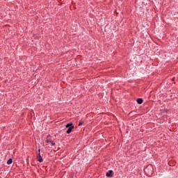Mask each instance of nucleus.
Listing matches in <instances>:
<instances>
[{"mask_svg":"<svg viewBox=\"0 0 178 178\" xmlns=\"http://www.w3.org/2000/svg\"><path fill=\"white\" fill-rule=\"evenodd\" d=\"M38 152H39V154H40V152H41V149H38Z\"/></svg>","mask_w":178,"mask_h":178,"instance_id":"nucleus-9","label":"nucleus"},{"mask_svg":"<svg viewBox=\"0 0 178 178\" xmlns=\"http://www.w3.org/2000/svg\"><path fill=\"white\" fill-rule=\"evenodd\" d=\"M137 102L139 104H143V99H141V98L137 99Z\"/></svg>","mask_w":178,"mask_h":178,"instance_id":"nucleus-6","label":"nucleus"},{"mask_svg":"<svg viewBox=\"0 0 178 178\" xmlns=\"http://www.w3.org/2000/svg\"><path fill=\"white\" fill-rule=\"evenodd\" d=\"M106 176H107V177H113V171L112 170H108V172L106 173Z\"/></svg>","mask_w":178,"mask_h":178,"instance_id":"nucleus-1","label":"nucleus"},{"mask_svg":"<svg viewBox=\"0 0 178 178\" xmlns=\"http://www.w3.org/2000/svg\"><path fill=\"white\" fill-rule=\"evenodd\" d=\"M65 127H66V129H67V128L69 129L70 127H74V126H73V123L70 122V123L67 124L65 125Z\"/></svg>","mask_w":178,"mask_h":178,"instance_id":"nucleus-5","label":"nucleus"},{"mask_svg":"<svg viewBox=\"0 0 178 178\" xmlns=\"http://www.w3.org/2000/svg\"><path fill=\"white\" fill-rule=\"evenodd\" d=\"M74 129V127H71L68 128V129L67 130V134H70L72 133V130H73Z\"/></svg>","mask_w":178,"mask_h":178,"instance_id":"nucleus-3","label":"nucleus"},{"mask_svg":"<svg viewBox=\"0 0 178 178\" xmlns=\"http://www.w3.org/2000/svg\"><path fill=\"white\" fill-rule=\"evenodd\" d=\"M38 162H44V159H42V157L41 156V154L38 153V155L37 156Z\"/></svg>","mask_w":178,"mask_h":178,"instance_id":"nucleus-2","label":"nucleus"},{"mask_svg":"<svg viewBox=\"0 0 178 178\" xmlns=\"http://www.w3.org/2000/svg\"><path fill=\"white\" fill-rule=\"evenodd\" d=\"M83 123H84V121H80V122L79 123V126H81Z\"/></svg>","mask_w":178,"mask_h":178,"instance_id":"nucleus-8","label":"nucleus"},{"mask_svg":"<svg viewBox=\"0 0 178 178\" xmlns=\"http://www.w3.org/2000/svg\"><path fill=\"white\" fill-rule=\"evenodd\" d=\"M46 141L47 143H48V144H51V147H54V145H55V143L53 140H47Z\"/></svg>","mask_w":178,"mask_h":178,"instance_id":"nucleus-4","label":"nucleus"},{"mask_svg":"<svg viewBox=\"0 0 178 178\" xmlns=\"http://www.w3.org/2000/svg\"><path fill=\"white\" fill-rule=\"evenodd\" d=\"M12 162H13L12 159H8L7 161V165H11Z\"/></svg>","mask_w":178,"mask_h":178,"instance_id":"nucleus-7","label":"nucleus"}]
</instances>
